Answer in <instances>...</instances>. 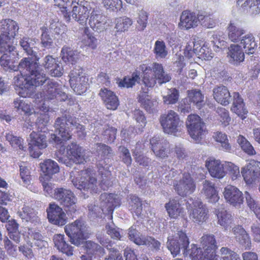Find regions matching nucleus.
<instances>
[{
	"label": "nucleus",
	"instance_id": "e2e57ef3",
	"mask_svg": "<svg viewBox=\"0 0 260 260\" xmlns=\"http://www.w3.org/2000/svg\"><path fill=\"white\" fill-rule=\"evenodd\" d=\"M41 44L44 48L49 49L51 48L53 45L52 38L48 34V29L46 27H42L41 28Z\"/></svg>",
	"mask_w": 260,
	"mask_h": 260
},
{
	"label": "nucleus",
	"instance_id": "69168bd1",
	"mask_svg": "<svg viewBox=\"0 0 260 260\" xmlns=\"http://www.w3.org/2000/svg\"><path fill=\"white\" fill-rule=\"evenodd\" d=\"M104 7L110 11H117L122 8L121 0H103Z\"/></svg>",
	"mask_w": 260,
	"mask_h": 260
},
{
	"label": "nucleus",
	"instance_id": "ddd939ff",
	"mask_svg": "<svg viewBox=\"0 0 260 260\" xmlns=\"http://www.w3.org/2000/svg\"><path fill=\"white\" fill-rule=\"evenodd\" d=\"M86 226L83 221L76 220L72 223L66 225L64 230L66 234L70 238L72 244L79 246L84 243L87 236L85 232Z\"/></svg>",
	"mask_w": 260,
	"mask_h": 260
},
{
	"label": "nucleus",
	"instance_id": "37998d69",
	"mask_svg": "<svg viewBox=\"0 0 260 260\" xmlns=\"http://www.w3.org/2000/svg\"><path fill=\"white\" fill-rule=\"evenodd\" d=\"M188 100L200 109L204 105V95L200 90L192 89L188 91Z\"/></svg>",
	"mask_w": 260,
	"mask_h": 260
},
{
	"label": "nucleus",
	"instance_id": "cd10ccee",
	"mask_svg": "<svg viewBox=\"0 0 260 260\" xmlns=\"http://www.w3.org/2000/svg\"><path fill=\"white\" fill-rule=\"evenodd\" d=\"M67 156L76 164H83L86 161L85 150L76 144L72 143L67 148Z\"/></svg>",
	"mask_w": 260,
	"mask_h": 260
},
{
	"label": "nucleus",
	"instance_id": "f03ea898",
	"mask_svg": "<svg viewBox=\"0 0 260 260\" xmlns=\"http://www.w3.org/2000/svg\"><path fill=\"white\" fill-rule=\"evenodd\" d=\"M54 126L55 128V134L50 136L49 142L55 144L56 148H59L58 155L61 154L62 150L64 151V142L71 137L70 129H76L78 136L83 138L86 135V132L83 125L78 123L75 118L69 117L68 118H58L55 121Z\"/></svg>",
	"mask_w": 260,
	"mask_h": 260
},
{
	"label": "nucleus",
	"instance_id": "a19ab883",
	"mask_svg": "<svg viewBox=\"0 0 260 260\" xmlns=\"http://www.w3.org/2000/svg\"><path fill=\"white\" fill-rule=\"evenodd\" d=\"M138 101L147 111L149 113L153 112L156 102L151 100L147 91H143L139 94Z\"/></svg>",
	"mask_w": 260,
	"mask_h": 260
},
{
	"label": "nucleus",
	"instance_id": "393cba45",
	"mask_svg": "<svg viewBox=\"0 0 260 260\" xmlns=\"http://www.w3.org/2000/svg\"><path fill=\"white\" fill-rule=\"evenodd\" d=\"M150 143L156 156L164 158L167 156L169 145L167 141L160 139L158 136H155L150 139Z\"/></svg>",
	"mask_w": 260,
	"mask_h": 260
},
{
	"label": "nucleus",
	"instance_id": "49530a36",
	"mask_svg": "<svg viewBox=\"0 0 260 260\" xmlns=\"http://www.w3.org/2000/svg\"><path fill=\"white\" fill-rule=\"evenodd\" d=\"M99 168V172L101 175L102 180H101V185L104 189H106L111 185L110 182L111 172L108 170V166H103V164L100 162L98 165Z\"/></svg>",
	"mask_w": 260,
	"mask_h": 260
},
{
	"label": "nucleus",
	"instance_id": "f8f14e48",
	"mask_svg": "<svg viewBox=\"0 0 260 260\" xmlns=\"http://www.w3.org/2000/svg\"><path fill=\"white\" fill-rule=\"evenodd\" d=\"M186 204L189 217L193 222L201 224L206 221L208 211L200 200L189 199Z\"/></svg>",
	"mask_w": 260,
	"mask_h": 260
},
{
	"label": "nucleus",
	"instance_id": "de8ad7c7",
	"mask_svg": "<svg viewBox=\"0 0 260 260\" xmlns=\"http://www.w3.org/2000/svg\"><path fill=\"white\" fill-rule=\"evenodd\" d=\"M133 20L127 17H121L115 19V29L117 32H124L132 25Z\"/></svg>",
	"mask_w": 260,
	"mask_h": 260
},
{
	"label": "nucleus",
	"instance_id": "9b49d317",
	"mask_svg": "<svg viewBox=\"0 0 260 260\" xmlns=\"http://www.w3.org/2000/svg\"><path fill=\"white\" fill-rule=\"evenodd\" d=\"M53 198L63 206L67 212L72 213L77 211V198L70 189L57 188L54 190Z\"/></svg>",
	"mask_w": 260,
	"mask_h": 260
},
{
	"label": "nucleus",
	"instance_id": "4468645a",
	"mask_svg": "<svg viewBox=\"0 0 260 260\" xmlns=\"http://www.w3.org/2000/svg\"><path fill=\"white\" fill-rule=\"evenodd\" d=\"M79 176L72 179V182L76 188L84 191L96 192L97 182L94 173L84 170L81 172Z\"/></svg>",
	"mask_w": 260,
	"mask_h": 260
},
{
	"label": "nucleus",
	"instance_id": "6e6d98bb",
	"mask_svg": "<svg viewBox=\"0 0 260 260\" xmlns=\"http://www.w3.org/2000/svg\"><path fill=\"white\" fill-rule=\"evenodd\" d=\"M67 26L59 22L57 19H53L51 21L49 28L57 35H60L62 38L65 35V31Z\"/></svg>",
	"mask_w": 260,
	"mask_h": 260
},
{
	"label": "nucleus",
	"instance_id": "4c0bfd02",
	"mask_svg": "<svg viewBox=\"0 0 260 260\" xmlns=\"http://www.w3.org/2000/svg\"><path fill=\"white\" fill-rule=\"evenodd\" d=\"M237 4L244 10L256 14L260 12V0H237Z\"/></svg>",
	"mask_w": 260,
	"mask_h": 260
},
{
	"label": "nucleus",
	"instance_id": "052dcab7",
	"mask_svg": "<svg viewBox=\"0 0 260 260\" xmlns=\"http://www.w3.org/2000/svg\"><path fill=\"white\" fill-rule=\"evenodd\" d=\"M140 78L137 73H133L131 77H125L118 82V86L121 87L129 88L134 85Z\"/></svg>",
	"mask_w": 260,
	"mask_h": 260
},
{
	"label": "nucleus",
	"instance_id": "5fc2aeb1",
	"mask_svg": "<svg viewBox=\"0 0 260 260\" xmlns=\"http://www.w3.org/2000/svg\"><path fill=\"white\" fill-rule=\"evenodd\" d=\"M148 13L142 9L138 12L136 28L139 31L144 30L147 26L148 22Z\"/></svg>",
	"mask_w": 260,
	"mask_h": 260
},
{
	"label": "nucleus",
	"instance_id": "774afa93",
	"mask_svg": "<svg viewBox=\"0 0 260 260\" xmlns=\"http://www.w3.org/2000/svg\"><path fill=\"white\" fill-rule=\"evenodd\" d=\"M225 169L229 172L233 180L240 177L239 168L231 162H225Z\"/></svg>",
	"mask_w": 260,
	"mask_h": 260
},
{
	"label": "nucleus",
	"instance_id": "7c9ffc66",
	"mask_svg": "<svg viewBox=\"0 0 260 260\" xmlns=\"http://www.w3.org/2000/svg\"><path fill=\"white\" fill-rule=\"evenodd\" d=\"M229 62L238 65L244 60L245 55L241 47L238 44H232L228 47L227 53Z\"/></svg>",
	"mask_w": 260,
	"mask_h": 260
},
{
	"label": "nucleus",
	"instance_id": "39448f33",
	"mask_svg": "<svg viewBox=\"0 0 260 260\" xmlns=\"http://www.w3.org/2000/svg\"><path fill=\"white\" fill-rule=\"evenodd\" d=\"M46 78V80L42 84V85L47 81L42 92L36 95L37 107L45 113H47L49 111V106L44 102L42 103L43 100L45 101L56 99L60 101H65L68 98V95L63 91V87L61 84L52 80L48 79L47 77Z\"/></svg>",
	"mask_w": 260,
	"mask_h": 260
},
{
	"label": "nucleus",
	"instance_id": "a18cd8bd",
	"mask_svg": "<svg viewBox=\"0 0 260 260\" xmlns=\"http://www.w3.org/2000/svg\"><path fill=\"white\" fill-rule=\"evenodd\" d=\"M213 137L215 141L220 144L221 149L225 151L230 152L232 147L229 142L227 135L221 132L214 133Z\"/></svg>",
	"mask_w": 260,
	"mask_h": 260
},
{
	"label": "nucleus",
	"instance_id": "c756f323",
	"mask_svg": "<svg viewBox=\"0 0 260 260\" xmlns=\"http://www.w3.org/2000/svg\"><path fill=\"white\" fill-rule=\"evenodd\" d=\"M232 232L237 242L244 247L245 249H250L251 242L249 234L245 230L241 225L234 226Z\"/></svg>",
	"mask_w": 260,
	"mask_h": 260
},
{
	"label": "nucleus",
	"instance_id": "a878e982",
	"mask_svg": "<svg viewBox=\"0 0 260 260\" xmlns=\"http://www.w3.org/2000/svg\"><path fill=\"white\" fill-rule=\"evenodd\" d=\"M99 96L107 109L115 110L119 106L117 96L111 90L107 88H101L99 93Z\"/></svg>",
	"mask_w": 260,
	"mask_h": 260
},
{
	"label": "nucleus",
	"instance_id": "f704fd0d",
	"mask_svg": "<svg viewBox=\"0 0 260 260\" xmlns=\"http://www.w3.org/2000/svg\"><path fill=\"white\" fill-rule=\"evenodd\" d=\"M28 237L25 239L26 242L29 246L32 247L34 244L39 248H42L48 246L46 241L43 240L42 236L38 232L29 230Z\"/></svg>",
	"mask_w": 260,
	"mask_h": 260
},
{
	"label": "nucleus",
	"instance_id": "a211bd4d",
	"mask_svg": "<svg viewBox=\"0 0 260 260\" xmlns=\"http://www.w3.org/2000/svg\"><path fill=\"white\" fill-rule=\"evenodd\" d=\"M241 174L248 185L255 184L260 181V161L251 159L241 169Z\"/></svg>",
	"mask_w": 260,
	"mask_h": 260
},
{
	"label": "nucleus",
	"instance_id": "e433bc0d",
	"mask_svg": "<svg viewBox=\"0 0 260 260\" xmlns=\"http://www.w3.org/2000/svg\"><path fill=\"white\" fill-rule=\"evenodd\" d=\"M165 208L169 216L173 219H177L182 215L183 209L178 200L173 199L165 205Z\"/></svg>",
	"mask_w": 260,
	"mask_h": 260
},
{
	"label": "nucleus",
	"instance_id": "c03bdc74",
	"mask_svg": "<svg viewBox=\"0 0 260 260\" xmlns=\"http://www.w3.org/2000/svg\"><path fill=\"white\" fill-rule=\"evenodd\" d=\"M19 45L28 55L35 57V61H32L38 64L37 61L39 60V58L36 56V52L32 49V46L33 45L32 39L27 37H23L19 41Z\"/></svg>",
	"mask_w": 260,
	"mask_h": 260
},
{
	"label": "nucleus",
	"instance_id": "c9c22d12",
	"mask_svg": "<svg viewBox=\"0 0 260 260\" xmlns=\"http://www.w3.org/2000/svg\"><path fill=\"white\" fill-rule=\"evenodd\" d=\"M238 44L248 51L247 53L252 54L254 53L257 47V43L255 42V38L251 33H248L240 38Z\"/></svg>",
	"mask_w": 260,
	"mask_h": 260
},
{
	"label": "nucleus",
	"instance_id": "aec40b11",
	"mask_svg": "<svg viewBox=\"0 0 260 260\" xmlns=\"http://www.w3.org/2000/svg\"><path fill=\"white\" fill-rule=\"evenodd\" d=\"M202 248L206 252L208 260L217 259L216 250L217 248L216 241L214 235L206 234L202 236L200 239Z\"/></svg>",
	"mask_w": 260,
	"mask_h": 260
},
{
	"label": "nucleus",
	"instance_id": "09e8293b",
	"mask_svg": "<svg viewBox=\"0 0 260 260\" xmlns=\"http://www.w3.org/2000/svg\"><path fill=\"white\" fill-rule=\"evenodd\" d=\"M153 52L157 59H163L168 55V51L163 41L157 40L154 44Z\"/></svg>",
	"mask_w": 260,
	"mask_h": 260
},
{
	"label": "nucleus",
	"instance_id": "4d7b16f0",
	"mask_svg": "<svg viewBox=\"0 0 260 260\" xmlns=\"http://www.w3.org/2000/svg\"><path fill=\"white\" fill-rule=\"evenodd\" d=\"M237 142L242 149L247 154L252 155L255 154L256 152L253 146L245 137L241 135L239 136Z\"/></svg>",
	"mask_w": 260,
	"mask_h": 260
},
{
	"label": "nucleus",
	"instance_id": "1a4fd4ad",
	"mask_svg": "<svg viewBox=\"0 0 260 260\" xmlns=\"http://www.w3.org/2000/svg\"><path fill=\"white\" fill-rule=\"evenodd\" d=\"M159 122L165 133L178 136L183 129V121L174 111L170 110L161 115Z\"/></svg>",
	"mask_w": 260,
	"mask_h": 260
},
{
	"label": "nucleus",
	"instance_id": "4be33fe9",
	"mask_svg": "<svg viewBox=\"0 0 260 260\" xmlns=\"http://www.w3.org/2000/svg\"><path fill=\"white\" fill-rule=\"evenodd\" d=\"M206 167L212 177L220 179L226 174L225 162H222L219 159L209 158L206 161Z\"/></svg>",
	"mask_w": 260,
	"mask_h": 260
},
{
	"label": "nucleus",
	"instance_id": "7ed1b4c3",
	"mask_svg": "<svg viewBox=\"0 0 260 260\" xmlns=\"http://www.w3.org/2000/svg\"><path fill=\"white\" fill-rule=\"evenodd\" d=\"M189 243V239L186 234L180 231L174 235L169 236L167 247L174 257L179 254L180 249H183L184 256H189L192 260H208L205 251L203 252L196 245L191 244L190 248L187 249Z\"/></svg>",
	"mask_w": 260,
	"mask_h": 260
},
{
	"label": "nucleus",
	"instance_id": "bf43d9fd",
	"mask_svg": "<svg viewBox=\"0 0 260 260\" xmlns=\"http://www.w3.org/2000/svg\"><path fill=\"white\" fill-rule=\"evenodd\" d=\"M100 242L101 244L106 247L107 250H108L109 252V257L105 258V260H123L121 254L114 248L112 247V246L111 244L106 245L107 243H109L108 242H105L101 239L100 240Z\"/></svg>",
	"mask_w": 260,
	"mask_h": 260
},
{
	"label": "nucleus",
	"instance_id": "9d476101",
	"mask_svg": "<svg viewBox=\"0 0 260 260\" xmlns=\"http://www.w3.org/2000/svg\"><path fill=\"white\" fill-rule=\"evenodd\" d=\"M101 207L99 208L95 205H90L88 206L89 214L92 217L97 216L100 213V210L103 212L112 213L114 209L119 206L121 198L119 196L113 193H103L101 196Z\"/></svg>",
	"mask_w": 260,
	"mask_h": 260
},
{
	"label": "nucleus",
	"instance_id": "680f3d73",
	"mask_svg": "<svg viewBox=\"0 0 260 260\" xmlns=\"http://www.w3.org/2000/svg\"><path fill=\"white\" fill-rule=\"evenodd\" d=\"M220 252L222 260H241L238 254L228 248L222 247Z\"/></svg>",
	"mask_w": 260,
	"mask_h": 260
},
{
	"label": "nucleus",
	"instance_id": "f257e3e1",
	"mask_svg": "<svg viewBox=\"0 0 260 260\" xmlns=\"http://www.w3.org/2000/svg\"><path fill=\"white\" fill-rule=\"evenodd\" d=\"M4 54L0 58L1 65L6 70L16 71L19 72L15 74L14 77V83L20 90L18 94L22 98H25L30 94L34 86H39L46 80V75L42 70H40L39 65L32 61L30 57H25L21 60L17 67L12 64V58L18 55L13 54L8 49L1 51Z\"/></svg>",
	"mask_w": 260,
	"mask_h": 260
},
{
	"label": "nucleus",
	"instance_id": "20e7f679",
	"mask_svg": "<svg viewBox=\"0 0 260 260\" xmlns=\"http://www.w3.org/2000/svg\"><path fill=\"white\" fill-rule=\"evenodd\" d=\"M54 5L61 9L66 21L69 22L71 15L80 24H86L92 10L87 2L82 0H54Z\"/></svg>",
	"mask_w": 260,
	"mask_h": 260
},
{
	"label": "nucleus",
	"instance_id": "58836bf2",
	"mask_svg": "<svg viewBox=\"0 0 260 260\" xmlns=\"http://www.w3.org/2000/svg\"><path fill=\"white\" fill-rule=\"evenodd\" d=\"M194 53L199 55V57L205 60H210L213 56V53L209 48L208 44L204 43L201 46L199 42L194 43Z\"/></svg>",
	"mask_w": 260,
	"mask_h": 260
},
{
	"label": "nucleus",
	"instance_id": "72a5a7b5",
	"mask_svg": "<svg viewBox=\"0 0 260 260\" xmlns=\"http://www.w3.org/2000/svg\"><path fill=\"white\" fill-rule=\"evenodd\" d=\"M233 96V102L231 110L242 119H244L245 117V115L247 113V110L245 107L243 100L238 92H234Z\"/></svg>",
	"mask_w": 260,
	"mask_h": 260
},
{
	"label": "nucleus",
	"instance_id": "603ef678",
	"mask_svg": "<svg viewBox=\"0 0 260 260\" xmlns=\"http://www.w3.org/2000/svg\"><path fill=\"white\" fill-rule=\"evenodd\" d=\"M128 237L131 241L138 245H144L146 238L133 226L128 230Z\"/></svg>",
	"mask_w": 260,
	"mask_h": 260
},
{
	"label": "nucleus",
	"instance_id": "2eb2a0df",
	"mask_svg": "<svg viewBox=\"0 0 260 260\" xmlns=\"http://www.w3.org/2000/svg\"><path fill=\"white\" fill-rule=\"evenodd\" d=\"M45 133V130L38 133L33 131L29 135V151L30 155L34 158H38L42 153L41 150L47 146Z\"/></svg>",
	"mask_w": 260,
	"mask_h": 260
},
{
	"label": "nucleus",
	"instance_id": "6e6552de",
	"mask_svg": "<svg viewBox=\"0 0 260 260\" xmlns=\"http://www.w3.org/2000/svg\"><path fill=\"white\" fill-rule=\"evenodd\" d=\"M202 170L199 168H191L190 172H184L183 177L179 182L174 183L175 191L182 197H186L192 193L196 190V185L193 178L201 175Z\"/></svg>",
	"mask_w": 260,
	"mask_h": 260
},
{
	"label": "nucleus",
	"instance_id": "8fccbe9b",
	"mask_svg": "<svg viewBox=\"0 0 260 260\" xmlns=\"http://www.w3.org/2000/svg\"><path fill=\"white\" fill-rule=\"evenodd\" d=\"M128 205V209L132 213H135L137 216L141 215L142 211V204L140 198L136 196L131 195Z\"/></svg>",
	"mask_w": 260,
	"mask_h": 260
},
{
	"label": "nucleus",
	"instance_id": "473e14b6",
	"mask_svg": "<svg viewBox=\"0 0 260 260\" xmlns=\"http://www.w3.org/2000/svg\"><path fill=\"white\" fill-rule=\"evenodd\" d=\"M214 99L220 104L226 106L230 103L231 95L228 88L224 86L215 87L213 90Z\"/></svg>",
	"mask_w": 260,
	"mask_h": 260
},
{
	"label": "nucleus",
	"instance_id": "423d86ee",
	"mask_svg": "<svg viewBox=\"0 0 260 260\" xmlns=\"http://www.w3.org/2000/svg\"><path fill=\"white\" fill-rule=\"evenodd\" d=\"M143 73V82L148 87H153L157 81L159 84L166 83L171 79L170 74L166 73L161 64L154 62L150 66L143 64L140 66Z\"/></svg>",
	"mask_w": 260,
	"mask_h": 260
},
{
	"label": "nucleus",
	"instance_id": "5701e85b",
	"mask_svg": "<svg viewBox=\"0 0 260 260\" xmlns=\"http://www.w3.org/2000/svg\"><path fill=\"white\" fill-rule=\"evenodd\" d=\"M199 24V14L197 16L195 13L185 10L182 12L178 26L182 29H189L194 28Z\"/></svg>",
	"mask_w": 260,
	"mask_h": 260
},
{
	"label": "nucleus",
	"instance_id": "13d9d810",
	"mask_svg": "<svg viewBox=\"0 0 260 260\" xmlns=\"http://www.w3.org/2000/svg\"><path fill=\"white\" fill-rule=\"evenodd\" d=\"M5 137L7 141L13 147L23 150V140L21 138L14 136L11 132L6 133Z\"/></svg>",
	"mask_w": 260,
	"mask_h": 260
},
{
	"label": "nucleus",
	"instance_id": "2f4dec72",
	"mask_svg": "<svg viewBox=\"0 0 260 260\" xmlns=\"http://www.w3.org/2000/svg\"><path fill=\"white\" fill-rule=\"evenodd\" d=\"M80 53L68 46H63L61 50L60 56L63 62L67 64H75L80 58Z\"/></svg>",
	"mask_w": 260,
	"mask_h": 260
},
{
	"label": "nucleus",
	"instance_id": "b1692460",
	"mask_svg": "<svg viewBox=\"0 0 260 260\" xmlns=\"http://www.w3.org/2000/svg\"><path fill=\"white\" fill-rule=\"evenodd\" d=\"M88 23L94 31L101 32L106 27V17L99 10L93 9L91 12Z\"/></svg>",
	"mask_w": 260,
	"mask_h": 260
},
{
	"label": "nucleus",
	"instance_id": "79ce46f5",
	"mask_svg": "<svg viewBox=\"0 0 260 260\" xmlns=\"http://www.w3.org/2000/svg\"><path fill=\"white\" fill-rule=\"evenodd\" d=\"M216 214L218 219V223L223 226L225 230H227L232 222L231 214L228 213L226 210L222 209L221 211H216Z\"/></svg>",
	"mask_w": 260,
	"mask_h": 260
},
{
	"label": "nucleus",
	"instance_id": "412c9836",
	"mask_svg": "<svg viewBox=\"0 0 260 260\" xmlns=\"http://www.w3.org/2000/svg\"><path fill=\"white\" fill-rule=\"evenodd\" d=\"M223 194L226 202L234 207H240L243 204V193L235 186L231 185L226 186L224 188Z\"/></svg>",
	"mask_w": 260,
	"mask_h": 260
},
{
	"label": "nucleus",
	"instance_id": "0eeeda50",
	"mask_svg": "<svg viewBox=\"0 0 260 260\" xmlns=\"http://www.w3.org/2000/svg\"><path fill=\"white\" fill-rule=\"evenodd\" d=\"M19 26L17 23L11 19H5L0 22V50L6 49L15 55L16 54V47L12 45L13 40L18 32Z\"/></svg>",
	"mask_w": 260,
	"mask_h": 260
},
{
	"label": "nucleus",
	"instance_id": "dca6fc26",
	"mask_svg": "<svg viewBox=\"0 0 260 260\" xmlns=\"http://www.w3.org/2000/svg\"><path fill=\"white\" fill-rule=\"evenodd\" d=\"M71 88L77 94L84 93L88 87V78L84 75L83 69L79 67L74 69L69 75Z\"/></svg>",
	"mask_w": 260,
	"mask_h": 260
},
{
	"label": "nucleus",
	"instance_id": "bb28decb",
	"mask_svg": "<svg viewBox=\"0 0 260 260\" xmlns=\"http://www.w3.org/2000/svg\"><path fill=\"white\" fill-rule=\"evenodd\" d=\"M229 40L232 42L238 43L240 38L245 34V30L236 20H232L226 28Z\"/></svg>",
	"mask_w": 260,
	"mask_h": 260
},
{
	"label": "nucleus",
	"instance_id": "6ab92c4d",
	"mask_svg": "<svg viewBox=\"0 0 260 260\" xmlns=\"http://www.w3.org/2000/svg\"><path fill=\"white\" fill-rule=\"evenodd\" d=\"M46 211L47 217L50 223L59 226L63 225L66 223V214L62 209L57 204H50Z\"/></svg>",
	"mask_w": 260,
	"mask_h": 260
},
{
	"label": "nucleus",
	"instance_id": "338daca9",
	"mask_svg": "<svg viewBox=\"0 0 260 260\" xmlns=\"http://www.w3.org/2000/svg\"><path fill=\"white\" fill-rule=\"evenodd\" d=\"M178 95V92L176 89H168L167 94L163 96L164 102L168 105L174 104L177 102Z\"/></svg>",
	"mask_w": 260,
	"mask_h": 260
},
{
	"label": "nucleus",
	"instance_id": "864d4df0",
	"mask_svg": "<svg viewBox=\"0 0 260 260\" xmlns=\"http://www.w3.org/2000/svg\"><path fill=\"white\" fill-rule=\"evenodd\" d=\"M81 47H88L92 49H95L98 46V40L91 34H84L80 39Z\"/></svg>",
	"mask_w": 260,
	"mask_h": 260
},
{
	"label": "nucleus",
	"instance_id": "c85d7f7f",
	"mask_svg": "<svg viewBox=\"0 0 260 260\" xmlns=\"http://www.w3.org/2000/svg\"><path fill=\"white\" fill-rule=\"evenodd\" d=\"M202 193L209 203H215L219 200L217 188L214 183L209 180H205L203 182Z\"/></svg>",
	"mask_w": 260,
	"mask_h": 260
},
{
	"label": "nucleus",
	"instance_id": "0e129e2a",
	"mask_svg": "<svg viewBox=\"0 0 260 260\" xmlns=\"http://www.w3.org/2000/svg\"><path fill=\"white\" fill-rule=\"evenodd\" d=\"M199 22L207 28H213L216 25L215 20L210 15L199 14Z\"/></svg>",
	"mask_w": 260,
	"mask_h": 260
},
{
	"label": "nucleus",
	"instance_id": "ea45409f",
	"mask_svg": "<svg viewBox=\"0 0 260 260\" xmlns=\"http://www.w3.org/2000/svg\"><path fill=\"white\" fill-rule=\"evenodd\" d=\"M40 168L42 172L47 176H52L59 172V168L56 162L48 159L40 163Z\"/></svg>",
	"mask_w": 260,
	"mask_h": 260
},
{
	"label": "nucleus",
	"instance_id": "3c124183",
	"mask_svg": "<svg viewBox=\"0 0 260 260\" xmlns=\"http://www.w3.org/2000/svg\"><path fill=\"white\" fill-rule=\"evenodd\" d=\"M86 253L88 255H98L103 256L105 253V250L96 243L87 241L84 245Z\"/></svg>",
	"mask_w": 260,
	"mask_h": 260
},
{
	"label": "nucleus",
	"instance_id": "f3484780",
	"mask_svg": "<svg viewBox=\"0 0 260 260\" xmlns=\"http://www.w3.org/2000/svg\"><path fill=\"white\" fill-rule=\"evenodd\" d=\"M187 131L190 137L196 142L203 138L205 133V126L201 118L197 115H189L186 122Z\"/></svg>",
	"mask_w": 260,
	"mask_h": 260
}]
</instances>
